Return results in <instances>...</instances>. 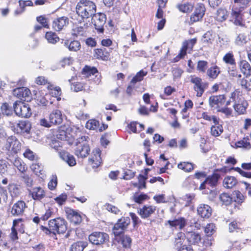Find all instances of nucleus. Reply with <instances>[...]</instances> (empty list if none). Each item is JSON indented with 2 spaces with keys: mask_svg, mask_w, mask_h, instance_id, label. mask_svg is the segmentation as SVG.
I'll list each match as a JSON object with an SVG mask.
<instances>
[{
  "mask_svg": "<svg viewBox=\"0 0 251 251\" xmlns=\"http://www.w3.org/2000/svg\"><path fill=\"white\" fill-rule=\"evenodd\" d=\"M94 53V56L98 59L107 61L109 58V53L105 48L96 49Z\"/></svg>",
  "mask_w": 251,
  "mask_h": 251,
  "instance_id": "nucleus-26",
  "label": "nucleus"
},
{
  "mask_svg": "<svg viewBox=\"0 0 251 251\" xmlns=\"http://www.w3.org/2000/svg\"><path fill=\"white\" fill-rule=\"evenodd\" d=\"M147 74L148 72L147 71H144L143 70H140L130 81L131 84H135L138 82L141 81L143 80L144 77Z\"/></svg>",
  "mask_w": 251,
  "mask_h": 251,
  "instance_id": "nucleus-45",
  "label": "nucleus"
},
{
  "mask_svg": "<svg viewBox=\"0 0 251 251\" xmlns=\"http://www.w3.org/2000/svg\"><path fill=\"white\" fill-rule=\"evenodd\" d=\"M190 81L194 84L193 89L198 97H201L208 88L209 83L207 82H203L201 77L195 75L190 76Z\"/></svg>",
  "mask_w": 251,
  "mask_h": 251,
  "instance_id": "nucleus-5",
  "label": "nucleus"
},
{
  "mask_svg": "<svg viewBox=\"0 0 251 251\" xmlns=\"http://www.w3.org/2000/svg\"><path fill=\"white\" fill-rule=\"evenodd\" d=\"M72 34L73 36H78L83 35L84 32V27L82 26H77L73 29Z\"/></svg>",
  "mask_w": 251,
  "mask_h": 251,
  "instance_id": "nucleus-63",
  "label": "nucleus"
},
{
  "mask_svg": "<svg viewBox=\"0 0 251 251\" xmlns=\"http://www.w3.org/2000/svg\"><path fill=\"white\" fill-rule=\"evenodd\" d=\"M84 4V7L88 11L90 12L92 16L94 15L96 10V6L93 1H79Z\"/></svg>",
  "mask_w": 251,
  "mask_h": 251,
  "instance_id": "nucleus-43",
  "label": "nucleus"
},
{
  "mask_svg": "<svg viewBox=\"0 0 251 251\" xmlns=\"http://www.w3.org/2000/svg\"><path fill=\"white\" fill-rule=\"evenodd\" d=\"M148 198V195L143 193L140 195H134L133 196L134 201L138 203H142L144 201L147 200Z\"/></svg>",
  "mask_w": 251,
  "mask_h": 251,
  "instance_id": "nucleus-58",
  "label": "nucleus"
},
{
  "mask_svg": "<svg viewBox=\"0 0 251 251\" xmlns=\"http://www.w3.org/2000/svg\"><path fill=\"white\" fill-rule=\"evenodd\" d=\"M219 199L222 204L225 205H229L232 201V198L227 193H222L220 195Z\"/></svg>",
  "mask_w": 251,
  "mask_h": 251,
  "instance_id": "nucleus-47",
  "label": "nucleus"
},
{
  "mask_svg": "<svg viewBox=\"0 0 251 251\" xmlns=\"http://www.w3.org/2000/svg\"><path fill=\"white\" fill-rule=\"evenodd\" d=\"M29 196L34 201H40L46 196V192L44 189L40 186H36L27 189Z\"/></svg>",
  "mask_w": 251,
  "mask_h": 251,
  "instance_id": "nucleus-11",
  "label": "nucleus"
},
{
  "mask_svg": "<svg viewBox=\"0 0 251 251\" xmlns=\"http://www.w3.org/2000/svg\"><path fill=\"white\" fill-rule=\"evenodd\" d=\"M130 223V219L128 217H122L119 219L112 228L114 236L124 234L125 230L127 227Z\"/></svg>",
  "mask_w": 251,
  "mask_h": 251,
  "instance_id": "nucleus-7",
  "label": "nucleus"
},
{
  "mask_svg": "<svg viewBox=\"0 0 251 251\" xmlns=\"http://www.w3.org/2000/svg\"><path fill=\"white\" fill-rule=\"evenodd\" d=\"M31 170L35 174L42 179H44L46 176L45 172L44 170L43 166L39 162L32 163L30 166Z\"/></svg>",
  "mask_w": 251,
  "mask_h": 251,
  "instance_id": "nucleus-21",
  "label": "nucleus"
},
{
  "mask_svg": "<svg viewBox=\"0 0 251 251\" xmlns=\"http://www.w3.org/2000/svg\"><path fill=\"white\" fill-rule=\"evenodd\" d=\"M22 146V143L19 139L16 136L11 135L5 138L3 150L5 151L7 154L13 155L21 151Z\"/></svg>",
  "mask_w": 251,
  "mask_h": 251,
  "instance_id": "nucleus-2",
  "label": "nucleus"
},
{
  "mask_svg": "<svg viewBox=\"0 0 251 251\" xmlns=\"http://www.w3.org/2000/svg\"><path fill=\"white\" fill-rule=\"evenodd\" d=\"M197 212L201 218L207 219L211 215L212 209L208 205L201 204L197 208Z\"/></svg>",
  "mask_w": 251,
  "mask_h": 251,
  "instance_id": "nucleus-19",
  "label": "nucleus"
},
{
  "mask_svg": "<svg viewBox=\"0 0 251 251\" xmlns=\"http://www.w3.org/2000/svg\"><path fill=\"white\" fill-rule=\"evenodd\" d=\"M201 118L208 121H213V123L217 122V121H220V119L216 116H211L206 112H203L201 114Z\"/></svg>",
  "mask_w": 251,
  "mask_h": 251,
  "instance_id": "nucleus-59",
  "label": "nucleus"
},
{
  "mask_svg": "<svg viewBox=\"0 0 251 251\" xmlns=\"http://www.w3.org/2000/svg\"><path fill=\"white\" fill-rule=\"evenodd\" d=\"M247 43V36L243 33L238 35L235 39V44L238 46H243Z\"/></svg>",
  "mask_w": 251,
  "mask_h": 251,
  "instance_id": "nucleus-55",
  "label": "nucleus"
},
{
  "mask_svg": "<svg viewBox=\"0 0 251 251\" xmlns=\"http://www.w3.org/2000/svg\"><path fill=\"white\" fill-rule=\"evenodd\" d=\"M88 139L89 137L87 136H82L77 139V147L75 153L78 157L85 158L89 154L90 149L87 143Z\"/></svg>",
  "mask_w": 251,
  "mask_h": 251,
  "instance_id": "nucleus-3",
  "label": "nucleus"
},
{
  "mask_svg": "<svg viewBox=\"0 0 251 251\" xmlns=\"http://www.w3.org/2000/svg\"><path fill=\"white\" fill-rule=\"evenodd\" d=\"M220 178V174L214 172L211 175L207 176L205 180L207 182V184L209 185L211 187L213 188L216 187L218 183V181Z\"/></svg>",
  "mask_w": 251,
  "mask_h": 251,
  "instance_id": "nucleus-34",
  "label": "nucleus"
},
{
  "mask_svg": "<svg viewBox=\"0 0 251 251\" xmlns=\"http://www.w3.org/2000/svg\"><path fill=\"white\" fill-rule=\"evenodd\" d=\"M248 106V101L246 100H242L239 101L238 103L235 102L233 107L235 111L238 114H243L246 111V109Z\"/></svg>",
  "mask_w": 251,
  "mask_h": 251,
  "instance_id": "nucleus-28",
  "label": "nucleus"
},
{
  "mask_svg": "<svg viewBox=\"0 0 251 251\" xmlns=\"http://www.w3.org/2000/svg\"><path fill=\"white\" fill-rule=\"evenodd\" d=\"M208 62L204 60H200L197 63V70L199 73L203 74L207 71Z\"/></svg>",
  "mask_w": 251,
  "mask_h": 251,
  "instance_id": "nucleus-51",
  "label": "nucleus"
},
{
  "mask_svg": "<svg viewBox=\"0 0 251 251\" xmlns=\"http://www.w3.org/2000/svg\"><path fill=\"white\" fill-rule=\"evenodd\" d=\"M62 43L65 47L71 51H77L80 50L81 47L80 42L77 40L70 41L66 40Z\"/></svg>",
  "mask_w": 251,
  "mask_h": 251,
  "instance_id": "nucleus-27",
  "label": "nucleus"
},
{
  "mask_svg": "<svg viewBox=\"0 0 251 251\" xmlns=\"http://www.w3.org/2000/svg\"><path fill=\"white\" fill-rule=\"evenodd\" d=\"M13 109L16 114L22 118H29L32 114L29 105L20 101H16L13 104Z\"/></svg>",
  "mask_w": 251,
  "mask_h": 251,
  "instance_id": "nucleus-6",
  "label": "nucleus"
},
{
  "mask_svg": "<svg viewBox=\"0 0 251 251\" xmlns=\"http://www.w3.org/2000/svg\"><path fill=\"white\" fill-rule=\"evenodd\" d=\"M69 20L68 17L62 16L54 19L52 24V28L56 31L62 30L64 27L69 24Z\"/></svg>",
  "mask_w": 251,
  "mask_h": 251,
  "instance_id": "nucleus-17",
  "label": "nucleus"
},
{
  "mask_svg": "<svg viewBox=\"0 0 251 251\" xmlns=\"http://www.w3.org/2000/svg\"><path fill=\"white\" fill-rule=\"evenodd\" d=\"M49 120L50 121L52 125L60 124L63 121L61 112L57 109L53 110L50 115Z\"/></svg>",
  "mask_w": 251,
  "mask_h": 251,
  "instance_id": "nucleus-22",
  "label": "nucleus"
},
{
  "mask_svg": "<svg viewBox=\"0 0 251 251\" xmlns=\"http://www.w3.org/2000/svg\"><path fill=\"white\" fill-rule=\"evenodd\" d=\"M13 94L18 98L24 101H29L30 100L31 92L30 90L25 87H19L14 89Z\"/></svg>",
  "mask_w": 251,
  "mask_h": 251,
  "instance_id": "nucleus-12",
  "label": "nucleus"
},
{
  "mask_svg": "<svg viewBox=\"0 0 251 251\" xmlns=\"http://www.w3.org/2000/svg\"><path fill=\"white\" fill-rule=\"evenodd\" d=\"M67 222L64 219L57 218L49 221V228L43 226H40V229L46 234L64 233L67 229Z\"/></svg>",
  "mask_w": 251,
  "mask_h": 251,
  "instance_id": "nucleus-1",
  "label": "nucleus"
},
{
  "mask_svg": "<svg viewBox=\"0 0 251 251\" xmlns=\"http://www.w3.org/2000/svg\"><path fill=\"white\" fill-rule=\"evenodd\" d=\"M23 219L19 218L13 220V226H14L17 229V230L21 233L25 232V225L23 224Z\"/></svg>",
  "mask_w": 251,
  "mask_h": 251,
  "instance_id": "nucleus-42",
  "label": "nucleus"
},
{
  "mask_svg": "<svg viewBox=\"0 0 251 251\" xmlns=\"http://www.w3.org/2000/svg\"><path fill=\"white\" fill-rule=\"evenodd\" d=\"M86 247V243L82 241L76 242L72 245L71 251H83Z\"/></svg>",
  "mask_w": 251,
  "mask_h": 251,
  "instance_id": "nucleus-49",
  "label": "nucleus"
},
{
  "mask_svg": "<svg viewBox=\"0 0 251 251\" xmlns=\"http://www.w3.org/2000/svg\"><path fill=\"white\" fill-rule=\"evenodd\" d=\"M67 214L68 218H69L71 222L74 223V224L77 225L81 222V216L78 212L74 210L70 209L67 212Z\"/></svg>",
  "mask_w": 251,
  "mask_h": 251,
  "instance_id": "nucleus-32",
  "label": "nucleus"
},
{
  "mask_svg": "<svg viewBox=\"0 0 251 251\" xmlns=\"http://www.w3.org/2000/svg\"><path fill=\"white\" fill-rule=\"evenodd\" d=\"M1 110L3 114L6 115H10L12 114L13 110L9 104L7 103H4L1 106Z\"/></svg>",
  "mask_w": 251,
  "mask_h": 251,
  "instance_id": "nucleus-60",
  "label": "nucleus"
},
{
  "mask_svg": "<svg viewBox=\"0 0 251 251\" xmlns=\"http://www.w3.org/2000/svg\"><path fill=\"white\" fill-rule=\"evenodd\" d=\"M178 9L182 13H189L194 8V3L188 1L182 2L177 5Z\"/></svg>",
  "mask_w": 251,
  "mask_h": 251,
  "instance_id": "nucleus-33",
  "label": "nucleus"
},
{
  "mask_svg": "<svg viewBox=\"0 0 251 251\" xmlns=\"http://www.w3.org/2000/svg\"><path fill=\"white\" fill-rule=\"evenodd\" d=\"M213 41V38L211 32L208 31L204 33L202 36L201 42L202 43L208 45L212 44Z\"/></svg>",
  "mask_w": 251,
  "mask_h": 251,
  "instance_id": "nucleus-53",
  "label": "nucleus"
},
{
  "mask_svg": "<svg viewBox=\"0 0 251 251\" xmlns=\"http://www.w3.org/2000/svg\"><path fill=\"white\" fill-rule=\"evenodd\" d=\"M45 38L49 43L55 44L59 41V38L57 34L53 32H47Z\"/></svg>",
  "mask_w": 251,
  "mask_h": 251,
  "instance_id": "nucleus-39",
  "label": "nucleus"
},
{
  "mask_svg": "<svg viewBox=\"0 0 251 251\" xmlns=\"http://www.w3.org/2000/svg\"><path fill=\"white\" fill-rule=\"evenodd\" d=\"M50 94L52 97L56 99L57 101H59L61 100V90L59 87H56L55 89H52V91H50Z\"/></svg>",
  "mask_w": 251,
  "mask_h": 251,
  "instance_id": "nucleus-61",
  "label": "nucleus"
},
{
  "mask_svg": "<svg viewBox=\"0 0 251 251\" xmlns=\"http://www.w3.org/2000/svg\"><path fill=\"white\" fill-rule=\"evenodd\" d=\"M167 222L171 227H178L180 229L183 228L186 225V221L183 217H180L173 220H168Z\"/></svg>",
  "mask_w": 251,
  "mask_h": 251,
  "instance_id": "nucleus-29",
  "label": "nucleus"
},
{
  "mask_svg": "<svg viewBox=\"0 0 251 251\" xmlns=\"http://www.w3.org/2000/svg\"><path fill=\"white\" fill-rule=\"evenodd\" d=\"M13 164L21 173H24L27 170L25 164L20 158H16L14 161Z\"/></svg>",
  "mask_w": 251,
  "mask_h": 251,
  "instance_id": "nucleus-41",
  "label": "nucleus"
},
{
  "mask_svg": "<svg viewBox=\"0 0 251 251\" xmlns=\"http://www.w3.org/2000/svg\"><path fill=\"white\" fill-rule=\"evenodd\" d=\"M177 167L179 169L187 172H191L194 169L193 164L188 162H181L178 164Z\"/></svg>",
  "mask_w": 251,
  "mask_h": 251,
  "instance_id": "nucleus-52",
  "label": "nucleus"
},
{
  "mask_svg": "<svg viewBox=\"0 0 251 251\" xmlns=\"http://www.w3.org/2000/svg\"><path fill=\"white\" fill-rule=\"evenodd\" d=\"M251 76H249L248 78H239L238 79V83L241 85L242 87L248 91L251 90V82L249 80Z\"/></svg>",
  "mask_w": 251,
  "mask_h": 251,
  "instance_id": "nucleus-40",
  "label": "nucleus"
},
{
  "mask_svg": "<svg viewBox=\"0 0 251 251\" xmlns=\"http://www.w3.org/2000/svg\"><path fill=\"white\" fill-rule=\"evenodd\" d=\"M106 16L103 13H99L93 15L92 23L99 33H103L104 32L103 26L106 23Z\"/></svg>",
  "mask_w": 251,
  "mask_h": 251,
  "instance_id": "nucleus-9",
  "label": "nucleus"
},
{
  "mask_svg": "<svg viewBox=\"0 0 251 251\" xmlns=\"http://www.w3.org/2000/svg\"><path fill=\"white\" fill-rule=\"evenodd\" d=\"M37 21L43 27L49 28V21L45 16H40L36 18Z\"/></svg>",
  "mask_w": 251,
  "mask_h": 251,
  "instance_id": "nucleus-56",
  "label": "nucleus"
},
{
  "mask_svg": "<svg viewBox=\"0 0 251 251\" xmlns=\"http://www.w3.org/2000/svg\"><path fill=\"white\" fill-rule=\"evenodd\" d=\"M13 130L18 134L29 133L31 129V124L28 121H20L13 126Z\"/></svg>",
  "mask_w": 251,
  "mask_h": 251,
  "instance_id": "nucleus-14",
  "label": "nucleus"
},
{
  "mask_svg": "<svg viewBox=\"0 0 251 251\" xmlns=\"http://www.w3.org/2000/svg\"><path fill=\"white\" fill-rule=\"evenodd\" d=\"M186 238L188 242L191 244L199 245L201 243V235L198 232H188L186 234Z\"/></svg>",
  "mask_w": 251,
  "mask_h": 251,
  "instance_id": "nucleus-24",
  "label": "nucleus"
},
{
  "mask_svg": "<svg viewBox=\"0 0 251 251\" xmlns=\"http://www.w3.org/2000/svg\"><path fill=\"white\" fill-rule=\"evenodd\" d=\"M226 101L225 95H212L209 98V106L213 109L218 111L223 106Z\"/></svg>",
  "mask_w": 251,
  "mask_h": 251,
  "instance_id": "nucleus-10",
  "label": "nucleus"
},
{
  "mask_svg": "<svg viewBox=\"0 0 251 251\" xmlns=\"http://www.w3.org/2000/svg\"><path fill=\"white\" fill-rule=\"evenodd\" d=\"M239 67L241 71L246 76L247 78L251 75V66L248 61L244 60L241 61Z\"/></svg>",
  "mask_w": 251,
  "mask_h": 251,
  "instance_id": "nucleus-35",
  "label": "nucleus"
},
{
  "mask_svg": "<svg viewBox=\"0 0 251 251\" xmlns=\"http://www.w3.org/2000/svg\"><path fill=\"white\" fill-rule=\"evenodd\" d=\"M26 205L23 201H18L11 208L10 213L13 216H21L24 214Z\"/></svg>",
  "mask_w": 251,
  "mask_h": 251,
  "instance_id": "nucleus-13",
  "label": "nucleus"
},
{
  "mask_svg": "<svg viewBox=\"0 0 251 251\" xmlns=\"http://www.w3.org/2000/svg\"><path fill=\"white\" fill-rule=\"evenodd\" d=\"M86 127L90 130H97L99 128V122L95 119H91L87 122Z\"/></svg>",
  "mask_w": 251,
  "mask_h": 251,
  "instance_id": "nucleus-50",
  "label": "nucleus"
},
{
  "mask_svg": "<svg viewBox=\"0 0 251 251\" xmlns=\"http://www.w3.org/2000/svg\"><path fill=\"white\" fill-rule=\"evenodd\" d=\"M23 154L25 157L31 161L37 162L39 159L38 155L29 149H27Z\"/></svg>",
  "mask_w": 251,
  "mask_h": 251,
  "instance_id": "nucleus-48",
  "label": "nucleus"
},
{
  "mask_svg": "<svg viewBox=\"0 0 251 251\" xmlns=\"http://www.w3.org/2000/svg\"><path fill=\"white\" fill-rule=\"evenodd\" d=\"M228 17L227 11L224 8H219L216 14V20L220 22H222L226 20Z\"/></svg>",
  "mask_w": 251,
  "mask_h": 251,
  "instance_id": "nucleus-38",
  "label": "nucleus"
},
{
  "mask_svg": "<svg viewBox=\"0 0 251 251\" xmlns=\"http://www.w3.org/2000/svg\"><path fill=\"white\" fill-rule=\"evenodd\" d=\"M100 155L101 151L100 149L96 148L93 151L91 157L89 159V163L93 168H97L101 164L102 160Z\"/></svg>",
  "mask_w": 251,
  "mask_h": 251,
  "instance_id": "nucleus-16",
  "label": "nucleus"
},
{
  "mask_svg": "<svg viewBox=\"0 0 251 251\" xmlns=\"http://www.w3.org/2000/svg\"><path fill=\"white\" fill-rule=\"evenodd\" d=\"M76 11L77 14L80 16L83 19H87L92 16L90 12L88 11L86 9V8L84 7V4L81 2H79L77 3Z\"/></svg>",
  "mask_w": 251,
  "mask_h": 251,
  "instance_id": "nucleus-31",
  "label": "nucleus"
},
{
  "mask_svg": "<svg viewBox=\"0 0 251 251\" xmlns=\"http://www.w3.org/2000/svg\"><path fill=\"white\" fill-rule=\"evenodd\" d=\"M221 72L220 68L215 65L208 68L206 73L210 80H214L218 77Z\"/></svg>",
  "mask_w": 251,
  "mask_h": 251,
  "instance_id": "nucleus-25",
  "label": "nucleus"
},
{
  "mask_svg": "<svg viewBox=\"0 0 251 251\" xmlns=\"http://www.w3.org/2000/svg\"><path fill=\"white\" fill-rule=\"evenodd\" d=\"M108 234L102 232H94L89 236V240L95 245H101L109 241Z\"/></svg>",
  "mask_w": 251,
  "mask_h": 251,
  "instance_id": "nucleus-8",
  "label": "nucleus"
},
{
  "mask_svg": "<svg viewBox=\"0 0 251 251\" xmlns=\"http://www.w3.org/2000/svg\"><path fill=\"white\" fill-rule=\"evenodd\" d=\"M237 179L232 176H226L223 180V186L227 189L232 188L237 184Z\"/></svg>",
  "mask_w": 251,
  "mask_h": 251,
  "instance_id": "nucleus-37",
  "label": "nucleus"
},
{
  "mask_svg": "<svg viewBox=\"0 0 251 251\" xmlns=\"http://www.w3.org/2000/svg\"><path fill=\"white\" fill-rule=\"evenodd\" d=\"M147 177L140 174L139 176V188L142 189L146 187V180Z\"/></svg>",
  "mask_w": 251,
  "mask_h": 251,
  "instance_id": "nucleus-64",
  "label": "nucleus"
},
{
  "mask_svg": "<svg viewBox=\"0 0 251 251\" xmlns=\"http://www.w3.org/2000/svg\"><path fill=\"white\" fill-rule=\"evenodd\" d=\"M223 60L227 64H229L231 66H236L235 59L232 52H229L226 53L223 57Z\"/></svg>",
  "mask_w": 251,
  "mask_h": 251,
  "instance_id": "nucleus-44",
  "label": "nucleus"
},
{
  "mask_svg": "<svg viewBox=\"0 0 251 251\" xmlns=\"http://www.w3.org/2000/svg\"><path fill=\"white\" fill-rule=\"evenodd\" d=\"M213 123L211 127V134L214 137L219 136L223 132V126L220 124V121Z\"/></svg>",
  "mask_w": 251,
  "mask_h": 251,
  "instance_id": "nucleus-36",
  "label": "nucleus"
},
{
  "mask_svg": "<svg viewBox=\"0 0 251 251\" xmlns=\"http://www.w3.org/2000/svg\"><path fill=\"white\" fill-rule=\"evenodd\" d=\"M67 195L65 193H62L54 199L55 201L59 205H62L66 201Z\"/></svg>",
  "mask_w": 251,
  "mask_h": 251,
  "instance_id": "nucleus-62",
  "label": "nucleus"
},
{
  "mask_svg": "<svg viewBox=\"0 0 251 251\" xmlns=\"http://www.w3.org/2000/svg\"><path fill=\"white\" fill-rule=\"evenodd\" d=\"M8 190L12 197H17L20 194V189L16 184H10L9 185Z\"/></svg>",
  "mask_w": 251,
  "mask_h": 251,
  "instance_id": "nucleus-46",
  "label": "nucleus"
},
{
  "mask_svg": "<svg viewBox=\"0 0 251 251\" xmlns=\"http://www.w3.org/2000/svg\"><path fill=\"white\" fill-rule=\"evenodd\" d=\"M98 70L95 67H91L90 66H85L83 70L82 73L85 75H95L96 73H98Z\"/></svg>",
  "mask_w": 251,
  "mask_h": 251,
  "instance_id": "nucleus-57",
  "label": "nucleus"
},
{
  "mask_svg": "<svg viewBox=\"0 0 251 251\" xmlns=\"http://www.w3.org/2000/svg\"><path fill=\"white\" fill-rule=\"evenodd\" d=\"M232 147L237 148H243L246 150L251 149V144L249 136H247L244 137L242 139L231 144Z\"/></svg>",
  "mask_w": 251,
  "mask_h": 251,
  "instance_id": "nucleus-20",
  "label": "nucleus"
},
{
  "mask_svg": "<svg viewBox=\"0 0 251 251\" xmlns=\"http://www.w3.org/2000/svg\"><path fill=\"white\" fill-rule=\"evenodd\" d=\"M216 231V226L213 223L208 224L205 227L204 232L207 236H211Z\"/></svg>",
  "mask_w": 251,
  "mask_h": 251,
  "instance_id": "nucleus-54",
  "label": "nucleus"
},
{
  "mask_svg": "<svg viewBox=\"0 0 251 251\" xmlns=\"http://www.w3.org/2000/svg\"><path fill=\"white\" fill-rule=\"evenodd\" d=\"M205 11L204 4L200 3L195 8L194 13L190 17V24L199 21L203 17Z\"/></svg>",
  "mask_w": 251,
  "mask_h": 251,
  "instance_id": "nucleus-15",
  "label": "nucleus"
},
{
  "mask_svg": "<svg viewBox=\"0 0 251 251\" xmlns=\"http://www.w3.org/2000/svg\"><path fill=\"white\" fill-rule=\"evenodd\" d=\"M156 211V207L152 205H144L138 209V213L142 219H147L150 217Z\"/></svg>",
  "mask_w": 251,
  "mask_h": 251,
  "instance_id": "nucleus-18",
  "label": "nucleus"
},
{
  "mask_svg": "<svg viewBox=\"0 0 251 251\" xmlns=\"http://www.w3.org/2000/svg\"><path fill=\"white\" fill-rule=\"evenodd\" d=\"M115 240L119 244L122 245L125 248H129L131 244V239L127 235L122 234L120 235L115 236Z\"/></svg>",
  "mask_w": 251,
  "mask_h": 251,
  "instance_id": "nucleus-23",
  "label": "nucleus"
},
{
  "mask_svg": "<svg viewBox=\"0 0 251 251\" xmlns=\"http://www.w3.org/2000/svg\"><path fill=\"white\" fill-rule=\"evenodd\" d=\"M60 157L70 166H74L76 164V161L74 156L69 152L62 151L59 153Z\"/></svg>",
  "mask_w": 251,
  "mask_h": 251,
  "instance_id": "nucleus-30",
  "label": "nucleus"
},
{
  "mask_svg": "<svg viewBox=\"0 0 251 251\" xmlns=\"http://www.w3.org/2000/svg\"><path fill=\"white\" fill-rule=\"evenodd\" d=\"M241 2L242 1H234L231 12V21L236 25L244 26L245 22L243 18V15L241 14L244 6H240Z\"/></svg>",
  "mask_w": 251,
  "mask_h": 251,
  "instance_id": "nucleus-4",
  "label": "nucleus"
}]
</instances>
